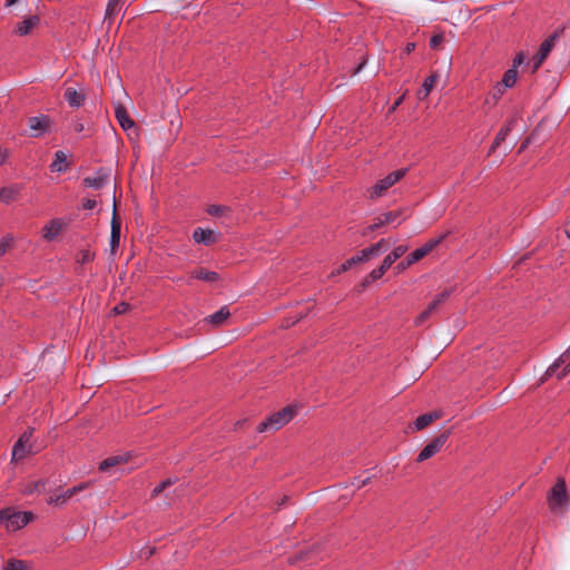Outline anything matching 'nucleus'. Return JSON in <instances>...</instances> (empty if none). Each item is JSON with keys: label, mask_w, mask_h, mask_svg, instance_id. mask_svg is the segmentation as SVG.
<instances>
[{"label": "nucleus", "mask_w": 570, "mask_h": 570, "mask_svg": "<svg viewBox=\"0 0 570 570\" xmlns=\"http://www.w3.org/2000/svg\"><path fill=\"white\" fill-rule=\"evenodd\" d=\"M297 410L294 405H287L283 407L281 411H277L273 414H271L268 417H266L264 421H262L257 428L256 431L258 433H264L268 431H278L283 426H285L287 423H289L293 417L296 415Z\"/></svg>", "instance_id": "1"}, {"label": "nucleus", "mask_w": 570, "mask_h": 570, "mask_svg": "<svg viewBox=\"0 0 570 570\" xmlns=\"http://www.w3.org/2000/svg\"><path fill=\"white\" fill-rule=\"evenodd\" d=\"M569 500L566 480L563 476H558L554 485L548 493L549 508L551 511H554L557 508L568 505Z\"/></svg>", "instance_id": "2"}, {"label": "nucleus", "mask_w": 570, "mask_h": 570, "mask_svg": "<svg viewBox=\"0 0 570 570\" xmlns=\"http://www.w3.org/2000/svg\"><path fill=\"white\" fill-rule=\"evenodd\" d=\"M453 433V428H449L440 432L434 439H432L419 453L416 462H423L434 456L448 442L449 438Z\"/></svg>", "instance_id": "3"}, {"label": "nucleus", "mask_w": 570, "mask_h": 570, "mask_svg": "<svg viewBox=\"0 0 570 570\" xmlns=\"http://www.w3.org/2000/svg\"><path fill=\"white\" fill-rule=\"evenodd\" d=\"M407 173V168H401L390 173L383 179L376 181V184L370 189V198L375 199L381 197L389 188L401 180Z\"/></svg>", "instance_id": "4"}, {"label": "nucleus", "mask_w": 570, "mask_h": 570, "mask_svg": "<svg viewBox=\"0 0 570 570\" xmlns=\"http://www.w3.org/2000/svg\"><path fill=\"white\" fill-rule=\"evenodd\" d=\"M52 125V119L48 115L32 116L28 118V126L33 131L30 136L39 138L49 131Z\"/></svg>", "instance_id": "5"}, {"label": "nucleus", "mask_w": 570, "mask_h": 570, "mask_svg": "<svg viewBox=\"0 0 570 570\" xmlns=\"http://www.w3.org/2000/svg\"><path fill=\"white\" fill-rule=\"evenodd\" d=\"M450 234V232L441 235L438 238L430 239L423 246L416 248L407 255L410 263L415 264L429 255L439 244H441Z\"/></svg>", "instance_id": "6"}, {"label": "nucleus", "mask_w": 570, "mask_h": 570, "mask_svg": "<svg viewBox=\"0 0 570 570\" xmlns=\"http://www.w3.org/2000/svg\"><path fill=\"white\" fill-rule=\"evenodd\" d=\"M121 236V220L117 213V202L114 203V212L111 218V235H110V253L116 254L120 245Z\"/></svg>", "instance_id": "7"}, {"label": "nucleus", "mask_w": 570, "mask_h": 570, "mask_svg": "<svg viewBox=\"0 0 570 570\" xmlns=\"http://www.w3.org/2000/svg\"><path fill=\"white\" fill-rule=\"evenodd\" d=\"M402 215V210H393L381 214L380 216L374 218L373 224L366 227L363 232V235H367L370 232H374L384 225L394 223Z\"/></svg>", "instance_id": "8"}, {"label": "nucleus", "mask_w": 570, "mask_h": 570, "mask_svg": "<svg viewBox=\"0 0 570 570\" xmlns=\"http://www.w3.org/2000/svg\"><path fill=\"white\" fill-rule=\"evenodd\" d=\"M109 177H110V170L101 167L96 171L95 177H85L82 179V185L85 187L101 189L107 184Z\"/></svg>", "instance_id": "9"}, {"label": "nucleus", "mask_w": 570, "mask_h": 570, "mask_svg": "<svg viewBox=\"0 0 570 570\" xmlns=\"http://www.w3.org/2000/svg\"><path fill=\"white\" fill-rule=\"evenodd\" d=\"M193 239L197 244H203L205 246L214 245L218 242L219 235L216 234L212 229H205L202 227H197L193 233Z\"/></svg>", "instance_id": "10"}, {"label": "nucleus", "mask_w": 570, "mask_h": 570, "mask_svg": "<svg viewBox=\"0 0 570 570\" xmlns=\"http://www.w3.org/2000/svg\"><path fill=\"white\" fill-rule=\"evenodd\" d=\"M443 411L442 410H434L424 414H421L416 417V420L413 422V429L415 431H422L426 429L430 424H432L434 421L440 420L443 417Z\"/></svg>", "instance_id": "11"}, {"label": "nucleus", "mask_w": 570, "mask_h": 570, "mask_svg": "<svg viewBox=\"0 0 570 570\" xmlns=\"http://www.w3.org/2000/svg\"><path fill=\"white\" fill-rule=\"evenodd\" d=\"M88 485H89V483L85 482V483H80L79 485L72 487L59 495L50 497L47 500V503L61 505V504L66 503L69 499H71L73 495H76L77 493H79L80 491L86 489Z\"/></svg>", "instance_id": "12"}, {"label": "nucleus", "mask_w": 570, "mask_h": 570, "mask_svg": "<svg viewBox=\"0 0 570 570\" xmlns=\"http://www.w3.org/2000/svg\"><path fill=\"white\" fill-rule=\"evenodd\" d=\"M37 451L33 444H24L22 440H17L12 448L11 463H17L24 459L28 454H35Z\"/></svg>", "instance_id": "13"}, {"label": "nucleus", "mask_w": 570, "mask_h": 570, "mask_svg": "<svg viewBox=\"0 0 570 570\" xmlns=\"http://www.w3.org/2000/svg\"><path fill=\"white\" fill-rule=\"evenodd\" d=\"M22 185L12 184L4 186L0 189V202L4 204H11L20 197Z\"/></svg>", "instance_id": "14"}, {"label": "nucleus", "mask_w": 570, "mask_h": 570, "mask_svg": "<svg viewBox=\"0 0 570 570\" xmlns=\"http://www.w3.org/2000/svg\"><path fill=\"white\" fill-rule=\"evenodd\" d=\"M564 27L557 28L551 36H549L541 45L538 50L541 56L548 58L550 52L552 51L553 47L556 46L557 40L562 36L564 32Z\"/></svg>", "instance_id": "15"}, {"label": "nucleus", "mask_w": 570, "mask_h": 570, "mask_svg": "<svg viewBox=\"0 0 570 570\" xmlns=\"http://www.w3.org/2000/svg\"><path fill=\"white\" fill-rule=\"evenodd\" d=\"M40 23V17L37 14L30 16L22 21L18 22L14 32L19 36L29 35Z\"/></svg>", "instance_id": "16"}, {"label": "nucleus", "mask_w": 570, "mask_h": 570, "mask_svg": "<svg viewBox=\"0 0 570 570\" xmlns=\"http://www.w3.org/2000/svg\"><path fill=\"white\" fill-rule=\"evenodd\" d=\"M514 125H515V119H509L504 124V126H502V128L497 134V136L489 149V155L493 154L501 146V144L505 140L508 135L511 132Z\"/></svg>", "instance_id": "17"}, {"label": "nucleus", "mask_w": 570, "mask_h": 570, "mask_svg": "<svg viewBox=\"0 0 570 570\" xmlns=\"http://www.w3.org/2000/svg\"><path fill=\"white\" fill-rule=\"evenodd\" d=\"M115 116L124 130L127 131L130 128H136V122L130 118L125 106L118 105L115 110Z\"/></svg>", "instance_id": "18"}, {"label": "nucleus", "mask_w": 570, "mask_h": 570, "mask_svg": "<svg viewBox=\"0 0 570 570\" xmlns=\"http://www.w3.org/2000/svg\"><path fill=\"white\" fill-rule=\"evenodd\" d=\"M61 229V220L59 218H53L42 228V237L47 242H51L60 234Z\"/></svg>", "instance_id": "19"}, {"label": "nucleus", "mask_w": 570, "mask_h": 570, "mask_svg": "<svg viewBox=\"0 0 570 570\" xmlns=\"http://www.w3.org/2000/svg\"><path fill=\"white\" fill-rule=\"evenodd\" d=\"M230 316V312L228 306H223L219 311L216 313L207 316L205 318V322L209 323L214 327L222 326Z\"/></svg>", "instance_id": "20"}, {"label": "nucleus", "mask_w": 570, "mask_h": 570, "mask_svg": "<svg viewBox=\"0 0 570 570\" xmlns=\"http://www.w3.org/2000/svg\"><path fill=\"white\" fill-rule=\"evenodd\" d=\"M63 97L72 108L81 107L86 100V95L77 91L75 88H67Z\"/></svg>", "instance_id": "21"}, {"label": "nucleus", "mask_w": 570, "mask_h": 570, "mask_svg": "<svg viewBox=\"0 0 570 570\" xmlns=\"http://www.w3.org/2000/svg\"><path fill=\"white\" fill-rule=\"evenodd\" d=\"M128 459H129L128 454H119V455L109 456L100 462L99 471L107 472L114 466L127 463Z\"/></svg>", "instance_id": "22"}, {"label": "nucleus", "mask_w": 570, "mask_h": 570, "mask_svg": "<svg viewBox=\"0 0 570 570\" xmlns=\"http://www.w3.org/2000/svg\"><path fill=\"white\" fill-rule=\"evenodd\" d=\"M190 277L199 279V281H204V282H207V283H214V282H217V281L220 279V276H219V274L217 272L207 271L204 267H199V268L194 269L190 273Z\"/></svg>", "instance_id": "23"}, {"label": "nucleus", "mask_w": 570, "mask_h": 570, "mask_svg": "<svg viewBox=\"0 0 570 570\" xmlns=\"http://www.w3.org/2000/svg\"><path fill=\"white\" fill-rule=\"evenodd\" d=\"M407 250V246L399 245L389 255H386L382 262L383 267L389 269L400 257H402Z\"/></svg>", "instance_id": "24"}, {"label": "nucleus", "mask_w": 570, "mask_h": 570, "mask_svg": "<svg viewBox=\"0 0 570 570\" xmlns=\"http://www.w3.org/2000/svg\"><path fill=\"white\" fill-rule=\"evenodd\" d=\"M439 77L440 76L438 72H432L429 77L425 78L421 89L417 91L420 99L426 98L430 95L436 81L439 80Z\"/></svg>", "instance_id": "25"}, {"label": "nucleus", "mask_w": 570, "mask_h": 570, "mask_svg": "<svg viewBox=\"0 0 570 570\" xmlns=\"http://www.w3.org/2000/svg\"><path fill=\"white\" fill-rule=\"evenodd\" d=\"M67 156L62 150H58L55 154V159L50 165L52 171L62 173L69 169L70 164L66 163Z\"/></svg>", "instance_id": "26"}, {"label": "nucleus", "mask_w": 570, "mask_h": 570, "mask_svg": "<svg viewBox=\"0 0 570 570\" xmlns=\"http://www.w3.org/2000/svg\"><path fill=\"white\" fill-rule=\"evenodd\" d=\"M505 89L501 85L497 83L491 91L488 94L484 104L494 106L504 95Z\"/></svg>", "instance_id": "27"}, {"label": "nucleus", "mask_w": 570, "mask_h": 570, "mask_svg": "<svg viewBox=\"0 0 570 570\" xmlns=\"http://www.w3.org/2000/svg\"><path fill=\"white\" fill-rule=\"evenodd\" d=\"M517 70L513 68L508 69L502 77V80L498 82L502 88H512L517 81Z\"/></svg>", "instance_id": "28"}, {"label": "nucleus", "mask_w": 570, "mask_h": 570, "mask_svg": "<svg viewBox=\"0 0 570 570\" xmlns=\"http://www.w3.org/2000/svg\"><path fill=\"white\" fill-rule=\"evenodd\" d=\"M47 481L46 480H38L33 482H29L26 484L24 489L22 490L23 494H32V493H40L45 490Z\"/></svg>", "instance_id": "29"}, {"label": "nucleus", "mask_w": 570, "mask_h": 570, "mask_svg": "<svg viewBox=\"0 0 570 570\" xmlns=\"http://www.w3.org/2000/svg\"><path fill=\"white\" fill-rule=\"evenodd\" d=\"M119 4L120 0H109L107 8H106V14L105 20H109L111 22L114 16L119 11Z\"/></svg>", "instance_id": "30"}, {"label": "nucleus", "mask_w": 570, "mask_h": 570, "mask_svg": "<svg viewBox=\"0 0 570 570\" xmlns=\"http://www.w3.org/2000/svg\"><path fill=\"white\" fill-rule=\"evenodd\" d=\"M11 518L9 519L8 523H7V530L9 531H17L19 529H21V524H20V512H16L13 509L11 511Z\"/></svg>", "instance_id": "31"}, {"label": "nucleus", "mask_w": 570, "mask_h": 570, "mask_svg": "<svg viewBox=\"0 0 570 570\" xmlns=\"http://www.w3.org/2000/svg\"><path fill=\"white\" fill-rule=\"evenodd\" d=\"M95 259V253L90 252V249L85 248L79 250L77 254L76 263L83 265Z\"/></svg>", "instance_id": "32"}, {"label": "nucleus", "mask_w": 570, "mask_h": 570, "mask_svg": "<svg viewBox=\"0 0 570 570\" xmlns=\"http://www.w3.org/2000/svg\"><path fill=\"white\" fill-rule=\"evenodd\" d=\"M28 562L18 559L8 560L3 570H28Z\"/></svg>", "instance_id": "33"}, {"label": "nucleus", "mask_w": 570, "mask_h": 570, "mask_svg": "<svg viewBox=\"0 0 570 570\" xmlns=\"http://www.w3.org/2000/svg\"><path fill=\"white\" fill-rule=\"evenodd\" d=\"M226 212H230V208L224 205H209L206 213L210 216H223Z\"/></svg>", "instance_id": "34"}, {"label": "nucleus", "mask_w": 570, "mask_h": 570, "mask_svg": "<svg viewBox=\"0 0 570 570\" xmlns=\"http://www.w3.org/2000/svg\"><path fill=\"white\" fill-rule=\"evenodd\" d=\"M357 264H361V263L357 259V256L355 255V256L346 259L342 265H340V267L336 269V274L340 275V274L348 271L352 266L357 265ZM332 275H335V272H333Z\"/></svg>", "instance_id": "35"}, {"label": "nucleus", "mask_w": 570, "mask_h": 570, "mask_svg": "<svg viewBox=\"0 0 570 570\" xmlns=\"http://www.w3.org/2000/svg\"><path fill=\"white\" fill-rule=\"evenodd\" d=\"M174 483H175V481L171 479H166V480L161 481L157 487L154 488V490L151 492V498L158 497L165 489L173 485Z\"/></svg>", "instance_id": "36"}, {"label": "nucleus", "mask_w": 570, "mask_h": 570, "mask_svg": "<svg viewBox=\"0 0 570 570\" xmlns=\"http://www.w3.org/2000/svg\"><path fill=\"white\" fill-rule=\"evenodd\" d=\"M377 254L370 246L367 248L362 249L356 256L360 263H364L371 259V257L376 256Z\"/></svg>", "instance_id": "37"}, {"label": "nucleus", "mask_w": 570, "mask_h": 570, "mask_svg": "<svg viewBox=\"0 0 570 570\" xmlns=\"http://www.w3.org/2000/svg\"><path fill=\"white\" fill-rule=\"evenodd\" d=\"M434 305H428V307L416 317L415 320V324L416 325H421L423 324L429 317L430 315L434 312Z\"/></svg>", "instance_id": "38"}, {"label": "nucleus", "mask_w": 570, "mask_h": 570, "mask_svg": "<svg viewBox=\"0 0 570 570\" xmlns=\"http://www.w3.org/2000/svg\"><path fill=\"white\" fill-rule=\"evenodd\" d=\"M450 294V289L443 291L442 293L435 296V298L430 303V305H434V309H436L441 303L445 302L449 298Z\"/></svg>", "instance_id": "39"}, {"label": "nucleus", "mask_w": 570, "mask_h": 570, "mask_svg": "<svg viewBox=\"0 0 570 570\" xmlns=\"http://www.w3.org/2000/svg\"><path fill=\"white\" fill-rule=\"evenodd\" d=\"M443 41H444V35L443 33L433 35L430 38V42H429L430 48L433 49V50H438Z\"/></svg>", "instance_id": "40"}, {"label": "nucleus", "mask_w": 570, "mask_h": 570, "mask_svg": "<svg viewBox=\"0 0 570 570\" xmlns=\"http://www.w3.org/2000/svg\"><path fill=\"white\" fill-rule=\"evenodd\" d=\"M386 268L383 267V264H381L380 267L373 269L368 275L367 277L370 278V281L372 282H375L377 279H380L385 273H386Z\"/></svg>", "instance_id": "41"}, {"label": "nucleus", "mask_w": 570, "mask_h": 570, "mask_svg": "<svg viewBox=\"0 0 570 570\" xmlns=\"http://www.w3.org/2000/svg\"><path fill=\"white\" fill-rule=\"evenodd\" d=\"M129 309H130V304H129V303H127V302H120V303H118V304L112 308V313H114L115 315H121V314L127 313Z\"/></svg>", "instance_id": "42"}, {"label": "nucleus", "mask_w": 570, "mask_h": 570, "mask_svg": "<svg viewBox=\"0 0 570 570\" xmlns=\"http://www.w3.org/2000/svg\"><path fill=\"white\" fill-rule=\"evenodd\" d=\"M547 58L541 56V53L537 52L533 58H532V72L534 73L540 67L541 65L543 63V61L546 60Z\"/></svg>", "instance_id": "43"}, {"label": "nucleus", "mask_w": 570, "mask_h": 570, "mask_svg": "<svg viewBox=\"0 0 570 570\" xmlns=\"http://www.w3.org/2000/svg\"><path fill=\"white\" fill-rule=\"evenodd\" d=\"M371 247L374 249V252L379 255L381 252H384L389 247V240L386 239H381L380 242H377L376 244H373L371 245Z\"/></svg>", "instance_id": "44"}, {"label": "nucleus", "mask_w": 570, "mask_h": 570, "mask_svg": "<svg viewBox=\"0 0 570 570\" xmlns=\"http://www.w3.org/2000/svg\"><path fill=\"white\" fill-rule=\"evenodd\" d=\"M558 371V364H551L543 376L540 379L539 385L543 384L550 376H552Z\"/></svg>", "instance_id": "45"}, {"label": "nucleus", "mask_w": 570, "mask_h": 570, "mask_svg": "<svg viewBox=\"0 0 570 570\" xmlns=\"http://www.w3.org/2000/svg\"><path fill=\"white\" fill-rule=\"evenodd\" d=\"M525 59H527L525 53H524L523 51H519V52L515 55L514 59H513V63H512V67H511V68H513V69H515V70H517V68H518L519 66H521V65L525 61Z\"/></svg>", "instance_id": "46"}, {"label": "nucleus", "mask_w": 570, "mask_h": 570, "mask_svg": "<svg viewBox=\"0 0 570 570\" xmlns=\"http://www.w3.org/2000/svg\"><path fill=\"white\" fill-rule=\"evenodd\" d=\"M33 432H35V429L33 428H28L20 436L18 440H22V442L24 444H31L30 443V440L33 435Z\"/></svg>", "instance_id": "47"}, {"label": "nucleus", "mask_w": 570, "mask_h": 570, "mask_svg": "<svg viewBox=\"0 0 570 570\" xmlns=\"http://www.w3.org/2000/svg\"><path fill=\"white\" fill-rule=\"evenodd\" d=\"M308 553V551H299L296 554L288 558V563L295 564L297 561L307 558Z\"/></svg>", "instance_id": "48"}, {"label": "nucleus", "mask_w": 570, "mask_h": 570, "mask_svg": "<svg viewBox=\"0 0 570 570\" xmlns=\"http://www.w3.org/2000/svg\"><path fill=\"white\" fill-rule=\"evenodd\" d=\"M11 511H12L11 508H6V509L0 510V523H3L7 527V523H8L9 519L11 518L10 517Z\"/></svg>", "instance_id": "49"}, {"label": "nucleus", "mask_w": 570, "mask_h": 570, "mask_svg": "<svg viewBox=\"0 0 570 570\" xmlns=\"http://www.w3.org/2000/svg\"><path fill=\"white\" fill-rule=\"evenodd\" d=\"M20 524L22 528L26 527L33 519L32 512H20Z\"/></svg>", "instance_id": "50"}, {"label": "nucleus", "mask_w": 570, "mask_h": 570, "mask_svg": "<svg viewBox=\"0 0 570 570\" xmlns=\"http://www.w3.org/2000/svg\"><path fill=\"white\" fill-rule=\"evenodd\" d=\"M411 265H413V264H412V263H410L409 257L406 256L403 261H401V262L396 265V269H397V272H403V271H405L406 268H409Z\"/></svg>", "instance_id": "51"}, {"label": "nucleus", "mask_w": 570, "mask_h": 570, "mask_svg": "<svg viewBox=\"0 0 570 570\" xmlns=\"http://www.w3.org/2000/svg\"><path fill=\"white\" fill-rule=\"evenodd\" d=\"M97 206V202L95 199L86 198L82 200V208L83 209H94Z\"/></svg>", "instance_id": "52"}, {"label": "nucleus", "mask_w": 570, "mask_h": 570, "mask_svg": "<svg viewBox=\"0 0 570 570\" xmlns=\"http://www.w3.org/2000/svg\"><path fill=\"white\" fill-rule=\"evenodd\" d=\"M366 62H367V58H366V56H363L361 62L352 70L351 76L353 77V76L357 75L364 68Z\"/></svg>", "instance_id": "53"}, {"label": "nucleus", "mask_w": 570, "mask_h": 570, "mask_svg": "<svg viewBox=\"0 0 570 570\" xmlns=\"http://www.w3.org/2000/svg\"><path fill=\"white\" fill-rule=\"evenodd\" d=\"M531 144V136H528L520 145L518 154H522Z\"/></svg>", "instance_id": "54"}, {"label": "nucleus", "mask_w": 570, "mask_h": 570, "mask_svg": "<svg viewBox=\"0 0 570 570\" xmlns=\"http://www.w3.org/2000/svg\"><path fill=\"white\" fill-rule=\"evenodd\" d=\"M570 373V362L563 367V370L558 373V380H562Z\"/></svg>", "instance_id": "55"}, {"label": "nucleus", "mask_w": 570, "mask_h": 570, "mask_svg": "<svg viewBox=\"0 0 570 570\" xmlns=\"http://www.w3.org/2000/svg\"><path fill=\"white\" fill-rule=\"evenodd\" d=\"M311 309H307L305 313H299L298 315H296L294 317V320L291 322V324H296L298 323L301 320H303L304 317L307 316V314L309 313Z\"/></svg>", "instance_id": "56"}, {"label": "nucleus", "mask_w": 570, "mask_h": 570, "mask_svg": "<svg viewBox=\"0 0 570 570\" xmlns=\"http://www.w3.org/2000/svg\"><path fill=\"white\" fill-rule=\"evenodd\" d=\"M403 96L399 97L395 102L393 104V106L390 108V112H393L394 110H396V108L402 104L403 101Z\"/></svg>", "instance_id": "57"}, {"label": "nucleus", "mask_w": 570, "mask_h": 570, "mask_svg": "<svg viewBox=\"0 0 570 570\" xmlns=\"http://www.w3.org/2000/svg\"><path fill=\"white\" fill-rule=\"evenodd\" d=\"M569 351L563 353L559 358H557L553 364H558V368L564 363V357L568 355Z\"/></svg>", "instance_id": "58"}, {"label": "nucleus", "mask_w": 570, "mask_h": 570, "mask_svg": "<svg viewBox=\"0 0 570 570\" xmlns=\"http://www.w3.org/2000/svg\"><path fill=\"white\" fill-rule=\"evenodd\" d=\"M294 320V317H287L283 321L282 323V327L284 328H288L291 326H293L294 324H291V322Z\"/></svg>", "instance_id": "59"}, {"label": "nucleus", "mask_w": 570, "mask_h": 570, "mask_svg": "<svg viewBox=\"0 0 570 570\" xmlns=\"http://www.w3.org/2000/svg\"><path fill=\"white\" fill-rule=\"evenodd\" d=\"M7 248H8V244L0 240V257L6 254Z\"/></svg>", "instance_id": "60"}, {"label": "nucleus", "mask_w": 570, "mask_h": 570, "mask_svg": "<svg viewBox=\"0 0 570 570\" xmlns=\"http://www.w3.org/2000/svg\"><path fill=\"white\" fill-rule=\"evenodd\" d=\"M415 49V43L414 42H409L404 49V51L409 55L411 53L413 50Z\"/></svg>", "instance_id": "61"}, {"label": "nucleus", "mask_w": 570, "mask_h": 570, "mask_svg": "<svg viewBox=\"0 0 570 570\" xmlns=\"http://www.w3.org/2000/svg\"><path fill=\"white\" fill-rule=\"evenodd\" d=\"M531 255H532V252H529V253L524 254V255H523V256H522V257H521V258L515 263V265H520V264H522L524 261H527L528 258H530V257H531Z\"/></svg>", "instance_id": "62"}, {"label": "nucleus", "mask_w": 570, "mask_h": 570, "mask_svg": "<svg viewBox=\"0 0 570 570\" xmlns=\"http://www.w3.org/2000/svg\"><path fill=\"white\" fill-rule=\"evenodd\" d=\"M73 130H75L76 132H81V131L83 130V125H82L81 122H76V124L73 125Z\"/></svg>", "instance_id": "63"}, {"label": "nucleus", "mask_w": 570, "mask_h": 570, "mask_svg": "<svg viewBox=\"0 0 570 570\" xmlns=\"http://www.w3.org/2000/svg\"><path fill=\"white\" fill-rule=\"evenodd\" d=\"M365 288H366V287H365V285L361 282V283L355 287V291H356L357 293H362V292H364V291H365Z\"/></svg>", "instance_id": "64"}]
</instances>
